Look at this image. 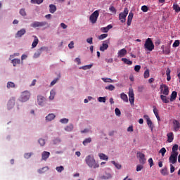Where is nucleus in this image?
Wrapping results in <instances>:
<instances>
[{"instance_id":"f257e3e1","label":"nucleus","mask_w":180,"mask_h":180,"mask_svg":"<svg viewBox=\"0 0 180 180\" xmlns=\"http://www.w3.org/2000/svg\"><path fill=\"white\" fill-rule=\"evenodd\" d=\"M85 162L89 167V168H99V164L96 162V160H95V158L94 156L89 155L85 158Z\"/></svg>"},{"instance_id":"f03ea898","label":"nucleus","mask_w":180,"mask_h":180,"mask_svg":"<svg viewBox=\"0 0 180 180\" xmlns=\"http://www.w3.org/2000/svg\"><path fill=\"white\" fill-rule=\"evenodd\" d=\"M31 27H44L46 26V28L49 27V22L46 21H42V22H37L34 21L30 25Z\"/></svg>"},{"instance_id":"7ed1b4c3","label":"nucleus","mask_w":180,"mask_h":180,"mask_svg":"<svg viewBox=\"0 0 180 180\" xmlns=\"http://www.w3.org/2000/svg\"><path fill=\"white\" fill-rule=\"evenodd\" d=\"M127 15H129V9L125 8L124 11L120 13L119 15V20H120L121 23H124L126 22Z\"/></svg>"},{"instance_id":"20e7f679","label":"nucleus","mask_w":180,"mask_h":180,"mask_svg":"<svg viewBox=\"0 0 180 180\" xmlns=\"http://www.w3.org/2000/svg\"><path fill=\"white\" fill-rule=\"evenodd\" d=\"M144 47L145 49H147L148 51H153V50H154V44L153 43L151 38L146 39Z\"/></svg>"},{"instance_id":"39448f33","label":"nucleus","mask_w":180,"mask_h":180,"mask_svg":"<svg viewBox=\"0 0 180 180\" xmlns=\"http://www.w3.org/2000/svg\"><path fill=\"white\" fill-rule=\"evenodd\" d=\"M160 94L165 96L169 95V88H168V86L166 84H161Z\"/></svg>"},{"instance_id":"423d86ee","label":"nucleus","mask_w":180,"mask_h":180,"mask_svg":"<svg viewBox=\"0 0 180 180\" xmlns=\"http://www.w3.org/2000/svg\"><path fill=\"white\" fill-rule=\"evenodd\" d=\"M99 17V11H95L89 17V20L93 24L96 23L98 18Z\"/></svg>"},{"instance_id":"0eeeda50","label":"nucleus","mask_w":180,"mask_h":180,"mask_svg":"<svg viewBox=\"0 0 180 180\" xmlns=\"http://www.w3.org/2000/svg\"><path fill=\"white\" fill-rule=\"evenodd\" d=\"M30 98V92L25 91L22 93L20 101L21 102H27Z\"/></svg>"},{"instance_id":"6e6552de","label":"nucleus","mask_w":180,"mask_h":180,"mask_svg":"<svg viewBox=\"0 0 180 180\" xmlns=\"http://www.w3.org/2000/svg\"><path fill=\"white\" fill-rule=\"evenodd\" d=\"M172 124H173V131H179L180 130V122L178 120H172Z\"/></svg>"},{"instance_id":"1a4fd4ad","label":"nucleus","mask_w":180,"mask_h":180,"mask_svg":"<svg viewBox=\"0 0 180 180\" xmlns=\"http://www.w3.org/2000/svg\"><path fill=\"white\" fill-rule=\"evenodd\" d=\"M46 50H49V48L46 47V46H42L40 49H39L37 50V51H36L34 54V58H39V57H40V55L41 54V53H43V51H45Z\"/></svg>"},{"instance_id":"9d476101","label":"nucleus","mask_w":180,"mask_h":180,"mask_svg":"<svg viewBox=\"0 0 180 180\" xmlns=\"http://www.w3.org/2000/svg\"><path fill=\"white\" fill-rule=\"evenodd\" d=\"M129 101L131 103V105H134V91H133V89L130 88L129 93Z\"/></svg>"},{"instance_id":"9b49d317","label":"nucleus","mask_w":180,"mask_h":180,"mask_svg":"<svg viewBox=\"0 0 180 180\" xmlns=\"http://www.w3.org/2000/svg\"><path fill=\"white\" fill-rule=\"evenodd\" d=\"M178 160V153H171V155L169 158L170 164H176Z\"/></svg>"},{"instance_id":"f8f14e48","label":"nucleus","mask_w":180,"mask_h":180,"mask_svg":"<svg viewBox=\"0 0 180 180\" xmlns=\"http://www.w3.org/2000/svg\"><path fill=\"white\" fill-rule=\"evenodd\" d=\"M137 157L139 158V162L140 164H142V165H144L146 164V155L141 152L137 153Z\"/></svg>"},{"instance_id":"ddd939ff","label":"nucleus","mask_w":180,"mask_h":180,"mask_svg":"<svg viewBox=\"0 0 180 180\" xmlns=\"http://www.w3.org/2000/svg\"><path fill=\"white\" fill-rule=\"evenodd\" d=\"M143 117L146 120V123L148 127H150V129L153 130L154 129V125H153V121H151L150 117L147 115H143Z\"/></svg>"},{"instance_id":"4468645a","label":"nucleus","mask_w":180,"mask_h":180,"mask_svg":"<svg viewBox=\"0 0 180 180\" xmlns=\"http://www.w3.org/2000/svg\"><path fill=\"white\" fill-rule=\"evenodd\" d=\"M16 102V100L15 99V98H11L7 104V108L8 109V110H11V109H13V108L15 106V103Z\"/></svg>"},{"instance_id":"2eb2a0df","label":"nucleus","mask_w":180,"mask_h":180,"mask_svg":"<svg viewBox=\"0 0 180 180\" xmlns=\"http://www.w3.org/2000/svg\"><path fill=\"white\" fill-rule=\"evenodd\" d=\"M38 105L39 106H44V102H46V98L43 96H38L37 97Z\"/></svg>"},{"instance_id":"dca6fc26","label":"nucleus","mask_w":180,"mask_h":180,"mask_svg":"<svg viewBox=\"0 0 180 180\" xmlns=\"http://www.w3.org/2000/svg\"><path fill=\"white\" fill-rule=\"evenodd\" d=\"M126 54H127V50H126V49H122L118 51L117 57H118V58L124 57V56H126Z\"/></svg>"},{"instance_id":"f3484780","label":"nucleus","mask_w":180,"mask_h":180,"mask_svg":"<svg viewBox=\"0 0 180 180\" xmlns=\"http://www.w3.org/2000/svg\"><path fill=\"white\" fill-rule=\"evenodd\" d=\"M50 157V152L44 151L41 154V160L47 161V158Z\"/></svg>"},{"instance_id":"a211bd4d","label":"nucleus","mask_w":180,"mask_h":180,"mask_svg":"<svg viewBox=\"0 0 180 180\" xmlns=\"http://www.w3.org/2000/svg\"><path fill=\"white\" fill-rule=\"evenodd\" d=\"M26 33V30L25 28L21 29L20 30L18 31L15 37H22L23 34Z\"/></svg>"},{"instance_id":"6ab92c4d","label":"nucleus","mask_w":180,"mask_h":180,"mask_svg":"<svg viewBox=\"0 0 180 180\" xmlns=\"http://www.w3.org/2000/svg\"><path fill=\"white\" fill-rule=\"evenodd\" d=\"M167 137L168 143H172V141H174V133L173 132L167 133Z\"/></svg>"},{"instance_id":"aec40b11","label":"nucleus","mask_w":180,"mask_h":180,"mask_svg":"<svg viewBox=\"0 0 180 180\" xmlns=\"http://www.w3.org/2000/svg\"><path fill=\"white\" fill-rule=\"evenodd\" d=\"M160 99H162L163 103H169V98L165 95L161 94Z\"/></svg>"},{"instance_id":"412c9836","label":"nucleus","mask_w":180,"mask_h":180,"mask_svg":"<svg viewBox=\"0 0 180 180\" xmlns=\"http://www.w3.org/2000/svg\"><path fill=\"white\" fill-rule=\"evenodd\" d=\"M133 16L134 14L133 13H129V15H128V18H127V25L130 26V25H131V21L133 20Z\"/></svg>"},{"instance_id":"4be33fe9","label":"nucleus","mask_w":180,"mask_h":180,"mask_svg":"<svg viewBox=\"0 0 180 180\" xmlns=\"http://www.w3.org/2000/svg\"><path fill=\"white\" fill-rule=\"evenodd\" d=\"M33 37H34V41L32 44V49H34V47H36L37 44H39V39L37 38V36H33Z\"/></svg>"},{"instance_id":"5701e85b","label":"nucleus","mask_w":180,"mask_h":180,"mask_svg":"<svg viewBox=\"0 0 180 180\" xmlns=\"http://www.w3.org/2000/svg\"><path fill=\"white\" fill-rule=\"evenodd\" d=\"M56 119V115L54 114H49L46 117V120H48V122H51V120H54Z\"/></svg>"},{"instance_id":"b1692460","label":"nucleus","mask_w":180,"mask_h":180,"mask_svg":"<svg viewBox=\"0 0 180 180\" xmlns=\"http://www.w3.org/2000/svg\"><path fill=\"white\" fill-rule=\"evenodd\" d=\"M164 54H166L168 56L171 53V46L168 45L167 46H165V49H163Z\"/></svg>"},{"instance_id":"393cba45","label":"nucleus","mask_w":180,"mask_h":180,"mask_svg":"<svg viewBox=\"0 0 180 180\" xmlns=\"http://www.w3.org/2000/svg\"><path fill=\"white\" fill-rule=\"evenodd\" d=\"M109 47V45L108 44H102V45L100 46V51H105V50H108Z\"/></svg>"},{"instance_id":"a878e982","label":"nucleus","mask_w":180,"mask_h":180,"mask_svg":"<svg viewBox=\"0 0 180 180\" xmlns=\"http://www.w3.org/2000/svg\"><path fill=\"white\" fill-rule=\"evenodd\" d=\"M55 96H56V90H53V89L51 90L50 96H49V100L50 101H53Z\"/></svg>"},{"instance_id":"bb28decb","label":"nucleus","mask_w":180,"mask_h":180,"mask_svg":"<svg viewBox=\"0 0 180 180\" xmlns=\"http://www.w3.org/2000/svg\"><path fill=\"white\" fill-rule=\"evenodd\" d=\"M49 8H50L49 12H50L51 13H54V12H56V11H57V7H56V5H54V4H51V5L49 6Z\"/></svg>"},{"instance_id":"cd10ccee","label":"nucleus","mask_w":180,"mask_h":180,"mask_svg":"<svg viewBox=\"0 0 180 180\" xmlns=\"http://www.w3.org/2000/svg\"><path fill=\"white\" fill-rule=\"evenodd\" d=\"M176 95H178V94L176 93V91H172L171 96H170V101L173 102V101H175V99H176Z\"/></svg>"},{"instance_id":"c85d7f7f","label":"nucleus","mask_w":180,"mask_h":180,"mask_svg":"<svg viewBox=\"0 0 180 180\" xmlns=\"http://www.w3.org/2000/svg\"><path fill=\"white\" fill-rule=\"evenodd\" d=\"M98 157L100 160H104L105 161H108V160H109V158L108 157V155H105L104 153H99Z\"/></svg>"},{"instance_id":"c756f323","label":"nucleus","mask_w":180,"mask_h":180,"mask_svg":"<svg viewBox=\"0 0 180 180\" xmlns=\"http://www.w3.org/2000/svg\"><path fill=\"white\" fill-rule=\"evenodd\" d=\"M122 61H123V63H124V64H127V65H131V64H133V61H131L126 58H122Z\"/></svg>"},{"instance_id":"7c9ffc66","label":"nucleus","mask_w":180,"mask_h":180,"mask_svg":"<svg viewBox=\"0 0 180 180\" xmlns=\"http://www.w3.org/2000/svg\"><path fill=\"white\" fill-rule=\"evenodd\" d=\"M65 131H72V130H74V125H72V124L68 125L65 128Z\"/></svg>"},{"instance_id":"2f4dec72","label":"nucleus","mask_w":180,"mask_h":180,"mask_svg":"<svg viewBox=\"0 0 180 180\" xmlns=\"http://www.w3.org/2000/svg\"><path fill=\"white\" fill-rule=\"evenodd\" d=\"M121 99L124 101V102H129V98H127V95L124 94V93H122L120 94Z\"/></svg>"},{"instance_id":"473e14b6","label":"nucleus","mask_w":180,"mask_h":180,"mask_svg":"<svg viewBox=\"0 0 180 180\" xmlns=\"http://www.w3.org/2000/svg\"><path fill=\"white\" fill-rule=\"evenodd\" d=\"M178 144H175L174 146H173L172 147V154H178Z\"/></svg>"},{"instance_id":"72a5a7b5","label":"nucleus","mask_w":180,"mask_h":180,"mask_svg":"<svg viewBox=\"0 0 180 180\" xmlns=\"http://www.w3.org/2000/svg\"><path fill=\"white\" fill-rule=\"evenodd\" d=\"M12 63L13 67H16L18 64H20V59H13L12 60Z\"/></svg>"},{"instance_id":"f704fd0d","label":"nucleus","mask_w":180,"mask_h":180,"mask_svg":"<svg viewBox=\"0 0 180 180\" xmlns=\"http://www.w3.org/2000/svg\"><path fill=\"white\" fill-rule=\"evenodd\" d=\"M112 164H113V165L115 167V168H117V169H122V165L115 162V161H112L111 162Z\"/></svg>"},{"instance_id":"c9c22d12","label":"nucleus","mask_w":180,"mask_h":180,"mask_svg":"<svg viewBox=\"0 0 180 180\" xmlns=\"http://www.w3.org/2000/svg\"><path fill=\"white\" fill-rule=\"evenodd\" d=\"M160 172L162 175L165 176L166 175H168V169L167 167H165L160 171Z\"/></svg>"},{"instance_id":"e433bc0d","label":"nucleus","mask_w":180,"mask_h":180,"mask_svg":"<svg viewBox=\"0 0 180 180\" xmlns=\"http://www.w3.org/2000/svg\"><path fill=\"white\" fill-rule=\"evenodd\" d=\"M173 9L178 13V12H180V7L178 4H173Z\"/></svg>"},{"instance_id":"4c0bfd02","label":"nucleus","mask_w":180,"mask_h":180,"mask_svg":"<svg viewBox=\"0 0 180 180\" xmlns=\"http://www.w3.org/2000/svg\"><path fill=\"white\" fill-rule=\"evenodd\" d=\"M15 83L12 82H8L7 83V88L9 89L10 88H15Z\"/></svg>"},{"instance_id":"58836bf2","label":"nucleus","mask_w":180,"mask_h":180,"mask_svg":"<svg viewBox=\"0 0 180 180\" xmlns=\"http://www.w3.org/2000/svg\"><path fill=\"white\" fill-rule=\"evenodd\" d=\"M143 77H144L145 79H147V78H148V77H150V70L148 69L145 70L144 74H143Z\"/></svg>"},{"instance_id":"ea45409f","label":"nucleus","mask_w":180,"mask_h":180,"mask_svg":"<svg viewBox=\"0 0 180 180\" xmlns=\"http://www.w3.org/2000/svg\"><path fill=\"white\" fill-rule=\"evenodd\" d=\"M91 141H92V139L87 138V139H84V141H83V145L86 146V144H88L89 143H91Z\"/></svg>"},{"instance_id":"a19ab883","label":"nucleus","mask_w":180,"mask_h":180,"mask_svg":"<svg viewBox=\"0 0 180 180\" xmlns=\"http://www.w3.org/2000/svg\"><path fill=\"white\" fill-rule=\"evenodd\" d=\"M44 0H31V4H37V5H40V4H43Z\"/></svg>"},{"instance_id":"79ce46f5","label":"nucleus","mask_w":180,"mask_h":180,"mask_svg":"<svg viewBox=\"0 0 180 180\" xmlns=\"http://www.w3.org/2000/svg\"><path fill=\"white\" fill-rule=\"evenodd\" d=\"M105 89H108V91H115V86L110 84L109 86H105Z\"/></svg>"},{"instance_id":"37998d69","label":"nucleus","mask_w":180,"mask_h":180,"mask_svg":"<svg viewBox=\"0 0 180 180\" xmlns=\"http://www.w3.org/2000/svg\"><path fill=\"white\" fill-rule=\"evenodd\" d=\"M160 154H162V157H164V155H165V153H167V149H165V148H162L160 150V152H159Z\"/></svg>"},{"instance_id":"c03bdc74","label":"nucleus","mask_w":180,"mask_h":180,"mask_svg":"<svg viewBox=\"0 0 180 180\" xmlns=\"http://www.w3.org/2000/svg\"><path fill=\"white\" fill-rule=\"evenodd\" d=\"M57 172H63L64 171V167L63 166H59L56 168Z\"/></svg>"},{"instance_id":"a18cd8bd","label":"nucleus","mask_w":180,"mask_h":180,"mask_svg":"<svg viewBox=\"0 0 180 180\" xmlns=\"http://www.w3.org/2000/svg\"><path fill=\"white\" fill-rule=\"evenodd\" d=\"M109 11L112 13H115L116 14V8H115V6H111L110 8H109Z\"/></svg>"},{"instance_id":"49530a36","label":"nucleus","mask_w":180,"mask_h":180,"mask_svg":"<svg viewBox=\"0 0 180 180\" xmlns=\"http://www.w3.org/2000/svg\"><path fill=\"white\" fill-rule=\"evenodd\" d=\"M39 143L41 147H43L46 144V141L43 139H39Z\"/></svg>"},{"instance_id":"de8ad7c7","label":"nucleus","mask_w":180,"mask_h":180,"mask_svg":"<svg viewBox=\"0 0 180 180\" xmlns=\"http://www.w3.org/2000/svg\"><path fill=\"white\" fill-rule=\"evenodd\" d=\"M102 80L103 81V82H113V80L110 78H102Z\"/></svg>"},{"instance_id":"09e8293b","label":"nucleus","mask_w":180,"mask_h":180,"mask_svg":"<svg viewBox=\"0 0 180 180\" xmlns=\"http://www.w3.org/2000/svg\"><path fill=\"white\" fill-rule=\"evenodd\" d=\"M179 44H180L179 40H176L173 43L172 46H173V47H179Z\"/></svg>"},{"instance_id":"8fccbe9b","label":"nucleus","mask_w":180,"mask_h":180,"mask_svg":"<svg viewBox=\"0 0 180 180\" xmlns=\"http://www.w3.org/2000/svg\"><path fill=\"white\" fill-rule=\"evenodd\" d=\"M20 15H21V16H26V11H25V8H21L20 10Z\"/></svg>"},{"instance_id":"3c124183","label":"nucleus","mask_w":180,"mask_h":180,"mask_svg":"<svg viewBox=\"0 0 180 180\" xmlns=\"http://www.w3.org/2000/svg\"><path fill=\"white\" fill-rule=\"evenodd\" d=\"M115 112L116 116H120V115H122V112H120V110L117 108H115Z\"/></svg>"},{"instance_id":"603ef678","label":"nucleus","mask_w":180,"mask_h":180,"mask_svg":"<svg viewBox=\"0 0 180 180\" xmlns=\"http://www.w3.org/2000/svg\"><path fill=\"white\" fill-rule=\"evenodd\" d=\"M110 178H112V174H107L105 176H102L103 179H109Z\"/></svg>"},{"instance_id":"864d4df0","label":"nucleus","mask_w":180,"mask_h":180,"mask_svg":"<svg viewBox=\"0 0 180 180\" xmlns=\"http://www.w3.org/2000/svg\"><path fill=\"white\" fill-rule=\"evenodd\" d=\"M98 102H103L105 103L106 102V97H99L98 98Z\"/></svg>"},{"instance_id":"5fc2aeb1","label":"nucleus","mask_w":180,"mask_h":180,"mask_svg":"<svg viewBox=\"0 0 180 180\" xmlns=\"http://www.w3.org/2000/svg\"><path fill=\"white\" fill-rule=\"evenodd\" d=\"M141 69V66L140 65H136L134 67V71H136V72H139Z\"/></svg>"},{"instance_id":"6e6d98bb","label":"nucleus","mask_w":180,"mask_h":180,"mask_svg":"<svg viewBox=\"0 0 180 180\" xmlns=\"http://www.w3.org/2000/svg\"><path fill=\"white\" fill-rule=\"evenodd\" d=\"M108 34H102L98 37L99 40H103V39H106Z\"/></svg>"},{"instance_id":"4d7b16f0","label":"nucleus","mask_w":180,"mask_h":180,"mask_svg":"<svg viewBox=\"0 0 180 180\" xmlns=\"http://www.w3.org/2000/svg\"><path fill=\"white\" fill-rule=\"evenodd\" d=\"M60 123H63V124H67L68 123V119L67 118H63L60 120Z\"/></svg>"},{"instance_id":"13d9d810","label":"nucleus","mask_w":180,"mask_h":180,"mask_svg":"<svg viewBox=\"0 0 180 180\" xmlns=\"http://www.w3.org/2000/svg\"><path fill=\"white\" fill-rule=\"evenodd\" d=\"M93 40H94V38L90 37L86 39V41H87V43H89V44H94Z\"/></svg>"},{"instance_id":"bf43d9fd","label":"nucleus","mask_w":180,"mask_h":180,"mask_svg":"<svg viewBox=\"0 0 180 180\" xmlns=\"http://www.w3.org/2000/svg\"><path fill=\"white\" fill-rule=\"evenodd\" d=\"M141 11L143 12H148V7L147 6H143L141 7Z\"/></svg>"},{"instance_id":"052dcab7","label":"nucleus","mask_w":180,"mask_h":180,"mask_svg":"<svg viewBox=\"0 0 180 180\" xmlns=\"http://www.w3.org/2000/svg\"><path fill=\"white\" fill-rule=\"evenodd\" d=\"M101 31L103 32V33H108V32H109V28H108V27H102Z\"/></svg>"},{"instance_id":"680f3d73","label":"nucleus","mask_w":180,"mask_h":180,"mask_svg":"<svg viewBox=\"0 0 180 180\" xmlns=\"http://www.w3.org/2000/svg\"><path fill=\"white\" fill-rule=\"evenodd\" d=\"M25 158L29 159L32 157V153H27L24 155Z\"/></svg>"},{"instance_id":"e2e57ef3","label":"nucleus","mask_w":180,"mask_h":180,"mask_svg":"<svg viewBox=\"0 0 180 180\" xmlns=\"http://www.w3.org/2000/svg\"><path fill=\"white\" fill-rule=\"evenodd\" d=\"M143 167L141 165H137L136 167V171L139 172V171H141L143 169Z\"/></svg>"},{"instance_id":"0e129e2a","label":"nucleus","mask_w":180,"mask_h":180,"mask_svg":"<svg viewBox=\"0 0 180 180\" xmlns=\"http://www.w3.org/2000/svg\"><path fill=\"white\" fill-rule=\"evenodd\" d=\"M153 112L155 116H158V110L155 106H153Z\"/></svg>"},{"instance_id":"69168bd1","label":"nucleus","mask_w":180,"mask_h":180,"mask_svg":"<svg viewBox=\"0 0 180 180\" xmlns=\"http://www.w3.org/2000/svg\"><path fill=\"white\" fill-rule=\"evenodd\" d=\"M148 163H149L150 167H153V165H154V162L153 161V158L148 159Z\"/></svg>"},{"instance_id":"338daca9","label":"nucleus","mask_w":180,"mask_h":180,"mask_svg":"<svg viewBox=\"0 0 180 180\" xmlns=\"http://www.w3.org/2000/svg\"><path fill=\"white\" fill-rule=\"evenodd\" d=\"M57 81H58V78H56V79H53V80L51 82V86H53V85H56V84H57Z\"/></svg>"},{"instance_id":"774afa93","label":"nucleus","mask_w":180,"mask_h":180,"mask_svg":"<svg viewBox=\"0 0 180 180\" xmlns=\"http://www.w3.org/2000/svg\"><path fill=\"white\" fill-rule=\"evenodd\" d=\"M68 47L69 49H74V42L72 41L68 44Z\"/></svg>"}]
</instances>
